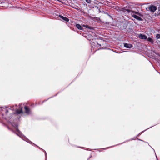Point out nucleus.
<instances>
[{
  "label": "nucleus",
  "instance_id": "ddd939ff",
  "mask_svg": "<svg viewBox=\"0 0 160 160\" xmlns=\"http://www.w3.org/2000/svg\"><path fill=\"white\" fill-rule=\"evenodd\" d=\"M135 13H136V14H138V12H135Z\"/></svg>",
  "mask_w": 160,
  "mask_h": 160
},
{
  "label": "nucleus",
  "instance_id": "20e7f679",
  "mask_svg": "<svg viewBox=\"0 0 160 160\" xmlns=\"http://www.w3.org/2000/svg\"><path fill=\"white\" fill-rule=\"evenodd\" d=\"M59 16L64 21H65L66 22H68L69 21V19L66 17H64L63 16L61 15H59Z\"/></svg>",
  "mask_w": 160,
  "mask_h": 160
},
{
  "label": "nucleus",
  "instance_id": "dca6fc26",
  "mask_svg": "<svg viewBox=\"0 0 160 160\" xmlns=\"http://www.w3.org/2000/svg\"><path fill=\"white\" fill-rule=\"evenodd\" d=\"M96 7H97V8H98V7L97 6Z\"/></svg>",
  "mask_w": 160,
  "mask_h": 160
},
{
  "label": "nucleus",
  "instance_id": "4468645a",
  "mask_svg": "<svg viewBox=\"0 0 160 160\" xmlns=\"http://www.w3.org/2000/svg\"><path fill=\"white\" fill-rule=\"evenodd\" d=\"M130 11V10H127V11H128V12H129Z\"/></svg>",
  "mask_w": 160,
  "mask_h": 160
},
{
  "label": "nucleus",
  "instance_id": "6e6552de",
  "mask_svg": "<svg viewBox=\"0 0 160 160\" xmlns=\"http://www.w3.org/2000/svg\"><path fill=\"white\" fill-rule=\"evenodd\" d=\"M25 109V112L26 113H28L29 112V108L26 106L24 107Z\"/></svg>",
  "mask_w": 160,
  "mask_h": 160
},
{
  "label": "nucleus",
  "instance_id": "9d476101",
  "mask_svg": "<svg viewBox=\"0 0 160 160\" xmlns=\"http://www.w3.org/2000/svg\"><path fill=\"white\" fill-rule=\"evenodd\" d=\"M156 38L157 39L160 38V34H157L156 36Z\"/></svg>",
  "mask_w": 160,
  "mask_h": 160
},
{
  "label": "nucleus",
  "instance_id": "f8f14e48",
  "mask_svg": "<svg viewBox=\"0 0 160 160\" xmlns=\"http://www.w3.org/2000/svg\"><path fill=\"white\" fill-rule=\"evenodd\" d=\"M84 26L85 27V26ZM85 27H86V28H88V25H86V26H85Z\"/></svg>",
  "mask_w": 160,
  "mask_h": 160
},
{
  "label": "nucleus",
  "instance_id": "9b49d317",
  "mask_svg": "<svg viewBox=\"0 0 160 160\" xmlns=\"http://www.w3.org/2000/svg\"><path fill=\"white\" fill-rule=\"evenodd\" d=\"M86 1L88 3H90L91 2V0H86Z\"/></svg>",
  "mask_w": 160,
  "mask_h": 160
},
{
  "label": "nucleus",
  "instance_id": "f257e3e1",
  "mask_svg": "<svg viewBox=\"0 0 160 160\" xmlns=\"http://www.w3.org/2000/svg\"><path fill=\"white\" fill-rule=\"evenodd\" d=\"M148 10L146 8L147 10H149L151 12H154L157 10V7L154 5H150L148 7Z\"/></svg>",
  "mask_w": 160,
  "mask_h": 160
},
{
  "label": "nucleus",
  "instance_id": "1a4fd4ad",
  "mask_svg": "<svg viewBox=\"0 0 160 160\" xmlns=\"http://www.w3.org/2000/svg\"><path fill=\"white\" fill-rule=\"evenodd\" d=\"M76 26L79 29H80V30H82V27L81 26L80 24H77L76 25Z\"/></svg>",
  "mask_w": 160,
  "mask_h": 160
},
{
  "label": "nucleus",
  "instance_id": "423d86ee",
  "mask_svg": "<svg viewBox=\"0 0 160 160\" xmlns=\"http://www.w3.org/2000/svg\"><path fill=\"white\" fill-rule=\"evenodd\" d=\"M16 113L17 114H19L22 113V108H20V110H18H18H16Z\"/></svg>",
  "mask_w": 160,
  "mask_h": 160
},
{
  "label": "nucleus",
  "instance_id": "7ed1b4c3",
  "mask_svg": "<svg viewBox=\"0 0 160 160\" xmlns=\"http://www.w3.org/2000/svg\"><path fill=\"white\" fill-rule=\"evenodd\" d=\"M124 47L126 48H130L132 47V45L130 44L125 43L124 44Z\"/></svg>",
  "mask_w": 160,
  "mask_h": 160
},
{
  "label": "nucleus",
  "instance_id": "2eb2a0df",
  "mask_svg": "<svg viewBox=\"0 0 160 160\" xmlns=\"http://www.w3.org/2000/svg\"><path fill=\"white\" fill-rule=\"evenodd\" d=\"M7 112H8V110L7 111Z\"/></svg>",
  "mask_w": 160,
  "mask_h": 160
},
{
  "label": "nucleus",
  "instance_id": "39448f33",
  "mask_svg": "<svg viewBox=\"0 0 160 160\" xmlns=\"http://www.w3.org/2000/svg\"><path fill=\"white\" fill-rule=\"evenodd\" d=\"M132 17L136 19H137L138 20H141L142 19L139 16H138L136 15H132Z\"/></svg>",
  "mask_w": 160,
  "mask_h": 160
},
{
  "label": "nucleus",
  "instance_id": "0eeeda50",
  "mask_svg": "<svg viewBox=\"0 0 160 160\" xmlns=\"http://www.w3.org/2000/svg\"><path fill=\"white\" fill-rule=\"evenodd\" d=\"M147 40L152 44H153L154 42V41L153 39L150 38H148L147 39Z\"/></svg>",
  "mask_w": 160,
  "mask_h": 160
},
{
  "label": "nucleus",
  "instance_id": "f03ea898",
  "mask_svg": "<svg viewBox=\"0 0 160 160\" xmlns=\"http://www.w3.org/2000/svg\"><path fill=\"white\" fill-rule=\"evenodd\" d=\"M138 37L141 39H147V37L145 35L142 34L138 35Z\"/></svg>",
  "mask_w": 160,
  "mask_h": 160
}]
</instances>
